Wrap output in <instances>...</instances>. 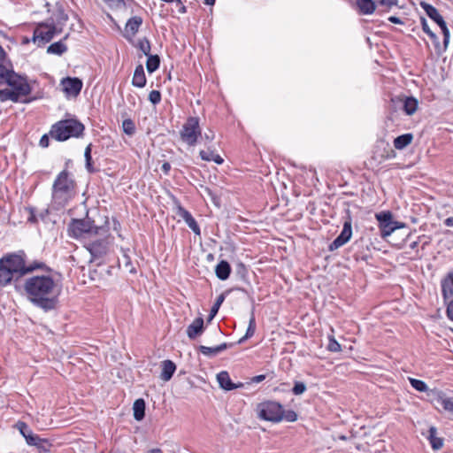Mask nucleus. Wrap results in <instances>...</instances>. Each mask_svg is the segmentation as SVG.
<instances>
[{"mask_svg":"<svg viewBox=\"0 0 453 453\" xmlns=\"http://www.w3.org/2000/svg\"><path fill=\"white\" fill-rule=\"evenodd\" d=\"M133 411L134 419L137 421L142 420L145 416V401L142 398L135 400L134 403Z\"/></svg>","mask_w":453,"mask_h":453,"instance_id":"obj_30","label":"nucleus"},{"mask_svg":"<svg viewBox=\"0 0 453 453\" xmlns=\"http://www.w3.org/2000/svg\"><path fill=\"white\" fill-rule=\"evenodd\" d=\"M255 331H256V320H255L254 314H252L249 320V326H248L246 334L243 337H242L239 340L238 343H242L247 339L252 337L255 334Z\"/></svg>","mask_w":453,"mask_h":453,"instance_id":"obj_36","label":"nucleus"},{"mask_svg":"<svg viewBox=\"0 0 453 453\" xmlns=\"http://www.w3.org/2000/svg\"><path fill=\"white\" fill-rule=\"evenodd\" d=\"M427 439L434 450L441 449L444 444V439L438 435L437 429L434 426H431L429 428V435Z\"/></svg>","mask_w":453,"mask_h":453,"instance_id":"obj_22","label":"nucleus"},{"mask_svg":"<svg viewBox=\"0 0 453 453\" xmlns=\"http://www.w3.org/2000/svg\"><path fill=\"white\" fill-rule=\"evenodd\" d=\"M17 428L26 439L28 445L40 446L41 443H47L46 440L41 439L37 434H35L26 423L19 422Z\"/></svg>","mask_w":453,"mask_h":453,"instance_id":"obj_15","label":"nucleus"},{"mask_svg":"<svg viewBox=\"0 0 453 453\" xmlns=\"http://www.w3.org/2000/svg\"><path fill=\"white\" fill-rule=\"evenodd\" d=\"M375 5L378 4L379 6H381L385 8V10L390 9L391 7L397 4L396 0H374Z\"/></svg>","mask_w":453,"mask_h":453,"instance_id":"obj_42","label":"nucleus"},{"mask_svg":"<svg viewBox=\"0 0 453 453\" xmlns=\"http://www.w3.org/2000/svg\"><path fill=\"white\" fill-rule=\"evenodd\" d=\"M180 135L182 142L188 146H195L198 137L201 136L199 119L197 117H188L182 126Z\"/></svg>","mask_w":453,"mask_h":453,"instance_id":"obj_7","label":"nucleus"},{"mask_svg":"<svg viewBox=\"0 0 453 453\" xmlns=\"http://www.w3.org/2000/svg\"><path fill=\"white\" fill-rule=\"evenodd\" d=\"M113 243V237L107 234L104 227L95 228V234L85 242V248L93 258L105 256Z\"/></svg>","mask_w":453,"mask_h":453,"instance_id":"obj_6","label":"nucleus"},{"mask_svg":"<svg viewBox=\"0 0 453 453\" xmlns=\"http://www.w3.org/2000/svg\"><path fill=\"white\" fill-rule=\"evenodd\" d=\"M66 50H67V47L63 42V41L54 42V43L50 44L47 49V52L49 54H55V55H58V56L62 55Z\"/></svg>","mask_w":453,"mask_h":453,"instance_id":"obj_34","label":"nucleus"},{"mask_svg":"<svg viewBox=\"0 0 453 453\" xmlns=\"http://www.w3.org/2000/svg\"><path fill=\"white\" fill-rule=\"evenodd\" d=\"M200 137L205 142L206 144L208 142H211L214 140L215 134L213 131L209 130L208 132H205L203 135L201 134Z\"/></svg>","mask_w":453,"mask_h":453,"instance_id":"obj_48","label":"nucleus"},{"mask_svg":"<svg viewBox=\"0 0 453 453\" xmlns=\"http://www.w3.org/2000/svg\"><path fill=\"white\" fill-rule=\"evenodd\" d=\"M412 138L411 134L399 135L394 140V146L397 150H403L411 142Z\"/></svg>","mask_w":453,"mask_h":453,"instance_id":"obj_32","label":"nucleus"},{"mask_svg":"<svg viewBox=\"0 0 453 453\" xmlns=\"http://www.w3.org/2000/svg\"><path fill=\"white\" fill-rule=\"evenodd\" d=\"M357 5L361 14L368 15L375 11L374 0H357Z\"/></svg>","mask_w":453,"mask_h":453,"instance_id":"obj_29","label":"nucleus"},{"mask_svg":"<svg viewBox=\"0 0 453 453\" xmlns=\"http://www.w3.org/2000/svg\"><path fill=\"white\" fill-rule=\"evenodd\" d=\"M186 224L188 226V227L197 235H200L201 230L200 227L196 221V219L193 218V216L189 219H188V221H185Z\"/></svg>","mask_w":453,"mask_h":453,"instance_id":"obj_44","label":"nucleus"},{"mask_svg":"<svg viewBox=\"0 0 453 453\" xmlns=\"http://www.w3.org/2000/svg\"><path fill=\"white\" fill-rule=\"evenodd\" d=\"M50 134H43L42 138L40 139L39 144L42 148H47L49 146V141H50Z\"/></svg>","mask_w":453,"mask_h":453,"instance_id":"obj_50","label":"nucleus"},{"mask_svg":"<svg viewBox=\"0 0 453 453\" xmlns=\"http://www.w3.org/2000/svg\"><path fill=\"white\" fill-rule=\"evenodd\" d=\"M25 257L24 251H19L0 258V287H5L13 280H18L35 270H49L42 261H34L27 265Z\"/></svg>","mask_w":453,"mask_h":453,"instance_id":"obj_2","label":"nucleus"},{"mask_svg":"<svg viewBox=\"0 0 453 453\" xmlns=\"http://www.w3.org/2000/svg\"><path fill=\"white\" fill-rule=\"evenodd\" d=\"M225 298H226V293H222V294H220V295L217 297V299H216V301H215L214 304L212 305V307H211V310L212 316H216V314L218 313V311H219V307H220V306H221V304L223 303V302H224Z\"/></svg>","mask_w":453,"mask_h":453,"instance_id":"obj_41","label":"nucleus"},{"mask_svg":"<svg viewBox=\"0 0 453 453\" xmlns=\"http://www.w3.org/2000/svg\"><path fill=\"white\" fill-rule=\"evenodd\" d=\"M199 155L204 161H213L217 165H221L224 162V159L218 153H216L215 150L210 147L207 150H200Z\"/></svg>","mask_w":453,"mask_h":453,"instance_id":"obj_23","label":"nucleus"},{"mask_svg":"<svg viewBox=\"0 0 453 453\" xmlns=\"http://www.w3.org/2000/svg\"><path fill=\"white\" fill-rule=\"evenodd\" d=\"M147 57H148V58H147V62H146V68L150 73H152L159 67L160 58L157 55H151V54H150Z\"/></svg>","mask_w":453,"mask_h":453,"instance_id":"obj_35","label":"nucleus"},{"mask_svg":"<svg viewBox=\"0 0 453 453\" xmlns=\"http://www.w3.org/2000/svg\"><path fill=\"white\" fill-rule=\"evenodd\" d=\"M203 329L204 326L203 318H196L187 328L188 337L191 340H194L203 333Z\"/></svg>","mask_w":453,"mask_h":453,"instance_id":"obj_20","label":"nucleus"},{"mask_svg":"<svg viewBox=\"0 0 453 453\" xmlns=\"http://www.w3.org/2000/svg\"><path fill=\"white\" fill-rule=\"evenodd\" d=\"M257 410L258 417L267 421L280 422L286 420L294 422L297 419V414L294 411H285L280 403L274 401L261 403L257 405Z\"/></svg>","mask_w":453,"mask_h":453,"instance_id":"obj_4","label":"nucleus"},{"mask_svg":"<svg viewBox=\"0 0 453 453\" xmlns=\"http://www.w3.org/2000/svg\"><path fill=\"white\" fill-rule=\"evenodd\" d=\"M58 30L54 27V21L50 22V20H46L45 22L39 23L33 35V41L38 44V46H43L47 42H49L55 35H58Z\"/></svg>","mask_w":453,"mask_h":453,"instance_id":"obj_9","label":"nucleus"},{"mask_svg":"<svg viewBox=\"0 0 453 453\" xmlns=\"http://www.w3.org/2000/svg\"><path fill=\"white\" fill-rule=\"evenodd\" d=\"M447 315L449 319L453 321V299L448 303Z\"/></svg>","mask_w":453,"mask_h":453,"instance_id":"obj_51","label":"nucleus"},{"mask_svg":"<svg viewBox=\"0 0 453 453\" xmlns=\"http://www.w3.org/2000/svg\"><path fill=\"white\" fill-rule=\"evenodd\" d=\"M444 225L446 226H453V217H449L444 220Z\"/></svg>","mask_w":453,"mask_h":453,"instance_id":"obj_55","label":"nucleus"},{"mask_svg":"<svg viewBox=\"0 0 453 453\" xmlns=\"http://www.w3.org/2000/svg\"><path fill=\"white\" fill-rule=\"evenodd\" d=\"M175 8L178 10V12L180 14H184L187 12V8L181 2V0H175L173 3Z\"/></svg>","mask_w":453,"mask_h":453,"instance_id":"obj_49","label":"nucleus"},{"mask_svg":"<svg viewBox=\"0 0 453 453\" xmlns=\"http://www.w3.org/2000/svg\"><path fill=\"white\" fill-rule=\"evenodd\" d=\"M142 24V18L140 16H134L130 18L125 26L124 37L127 40H131L139 31L140 27Z\"/></svg>","mask_w":453,"mask_h":453,"instance_id":"obj_17","label":"nucleus"},{"mask_svg":"<svg viewBox=\"0 0 453 453\" xmlns=\"http://www.w3.org/2000/svg\"><path fill=\"white\" fill-rule=\"evenodd\" d=\"M91 148H92V144L89 143L85 149V151H84V157H85V162H86L85 166H86V169L88 170V172L94 173L95 168L93 167V164H92Z\"/></svg>","mask_w":453,"mask_h":453,"instance_id":"obj_37","label":"nucleus"},{"mask_svg":"<svg viewBox=\"0 0 453 453\" xmlns=\"http://www.w3.org/2000/svg\"><path fill=\"white\" fill-rule=\"evenodd\" d=\"M23 288L29 302L46 311L56 308L61 293L60 285L50 274L25 279Z\"/></svg>","mask_w":453,"mask_h":453,"instance_id":"obj_1","label":"nucleus"},{"mask_svg":"<svg viewBox=\"0 0 453 453\" xmlns=\"http://www.w3.org/2000/svg\"><path fill=\"white\" fill-rule=\"evenodd\" d=\"M403 108L408 115L413 114L418 108V101L414 97H405L403 100Z\"/></svg>","mask_w":453,"mask_h":453,"instance_id":"obj_33","label":"nucleus"},{"mask_svg":"<svg viewBox=\"0 0 453 453\" xmlns=\"http://www.w3.org/2000/svg\"><path fill=\"white\" fill-rule=\"evenodd\" d=\"M217 380L220 388L227 391L243 387L242 383H234L227 372H220L217 375Z\"/></svg>","mask_w":453,"mask_h":453,"instance_id":"obj_19","label":"nucleus"},{"mask_svg":"<svg viewBox=\"0 0 453 453\" xmlns=\"http://www.w3.org/2000/svg\"><path fill=\"white\" fill-rule=\"evenodd\" d=\"M176 370L175 364L171 360H165L162 362V372L160 374V378L164 381H168L173 377L174 372Z\"/></svg>","mask_w":453,"mask_h":453,"instance_id":"obj_28","label":"nucleus"},{"mask_svg":"<svg viewBox=\"0 0 453 453\" xmlns=\"http://www.w3.org/2000/svg\"><path fill=\"white\" fill-rule=\"evenodd\" d=\"M327 349L331 352H339L342 349L340 343L334 339L333 335L328 336Z\"/></svg>","mask_w":453,"mask_h":453,"instance_id":"obj_40","label":"nucleus"},{"mask_svg":"<svg viewBox=\"0 0 453 453\" xmlns=\"http://www.w3.org/2000/svg\"><path fill=\"white\" fill-rule=\"evenodd\" d=\"M150 453H163L161 449H152Z\"/></svg>","mask_w":453,"mask_h":453,"instance_id":"obj_63","label":"nucleus"},{"mask_svg":"<svg viewBox=\"0 0 453 453\" xmlns=\"http://www.w3.org/2000/svg\"><path fill=\"white\" fill-rule=\"evenodd\" d=\"M161 170L163 171V173L165 174H168L169 173V171L171 170V165L170 163L168 162H164L162 166H161Z\"/></svg>","mask_w":453,"mask_h":453,"instance_id":"obj_52","label":"nucleus"},{"mask_svg":"<svg viewBox=\"0 0 453 453\" xmlns=\"http://www.w3.org/2000/svg\"><path fill=\"white\" fill-rule=\"evenodd\" d=\"M215 273L219 280H227L231 273V266L229 263L226 260H221L215 267Z\"/></svg>","mask_w":453,"mask_h":453,"instance_id":"obj_24","label":"nucleus"},{"mask_svg":"<svg viewBox=\"0 0 453 453\" xmlns=\"http://www.w3.org/2000/svg\"><path fill=\"white\" fill-rule=\"evenodd\" d=\"M6 53L4 49L0 46V59L5 58Z\"/></svg>","mask_w":453,"mask_h":453,"instance_id":"obj_58","label":"nucleus"},{"mask_svg":"<svg viewBox=\"0 0 453 453\" xmlns=\"http://www.w3.org/2000/svg\"><path fill=\"white\" fill-rule=\"evenodd\" d=\"M84 125L75 119H67L55 123L50 131L51 138L64 142L72 137L79 138L83 134Z\"/></svg>","mask_w":453,"mask_h":453,"instance_id":"obj_5","label":"nucleus"},{"mask_svg":"<svg viewBox=\"0 0 453 453\" xmlns=\"http://www.w3.org/2000/svg\"><path fill=\"white\" fill-rule=\"evenodd\" d=\"M162 2H165V3H169V4H173L175 0H161Z\"/></svg>","mask_w":453,"mask_h":453,"instance_id":"obj_64","label":"nucleus"},{"mask_svg":"<svg viewBox=\"0 0 453 453\" xmlns=\"http://www.w3.org/2000/svg\"><path fill=\"white\" fill-rule=\"evenodd\" d=\"M265 379V375L261 374V375H257V376L253 377L251 379V381L254 382V383H259V382L263 381Z\"/></svg>","mask_w":453,"mask_h":453,"instance_id":"obj_53","label":"nucleus"},{"mask_svg":"<svg viewBox=\"0 0 453 453\" xmlns=\"http://www.w3.org/2000/svg\"><path fill=\"white\" fill-rule=\"evenodd\" d=\"M43 444L44 443H41L40 446H37L39 449H41V453H50V450L43 446Z\"/></svg>","mask_w":453,"mask_h":453,"instance_id":"obj_57","label":"nucleus"},{"mask_svg":"<svg viewBox=\"0 0 453 453\" xmlns=\"http://www.w3.org/2000/svg\"><path fill=\"white\" fill-rule=\"evenodd\" d=\"M441 291L445 299L453 297V271L441 280Z\"/></svg>","mask_w":453,"mask_h":453,"instance_id":"obj_21","label":"nucleus"},{"mask_svg":"<svg viewBox=\"0 0 453 453\" xmlns=\"http://www.w3.org/2000/svg\"><path fill=\"white\" fill-rule=\"evenodd\" d=\"M114 229L117 230L120 226V224L117 220H113Z\"/></svg>","mask_w":453,"mask_h":453,"instance_id":"obj_62","label":"nucleus"},{"mask_svg":"<svg viewBox=\"0 0 453 453\" xmlns=\"http://www.w3.org/2000/svg\"><path fill=\"white\" fill-rule=\"evenodd\" d=\"M203 4L206 5H213L215 4V0H203Z\"/></svg>","mask_w":453,"mask_h":453,"instance_id":"obj_59","label":"nucleus"},{"mask_svg":"<svg viewBox=\"0 0 453 453\" xmlns=\"http://www.w3.org/2000/svg\"><path fill=\"white\" fill-rule=\"evenodd\" d=\"M122 128H123V132L129 136L134 135L135 133V129H136L134 122L130 119H127L123 120Z\"/></svg>","mask_w":453,"mask_h":453,"instance_id":"obj_38","label":"nucleus"},{"mask_svg":"<svg viewBox=\"0 0 453 453\" xmlns=\"http://www.w3.org/2000/svg\"><path fill=\"white\" fill-rule=\"evenodd\" d=\"M306 390V385L302 381H296L292 392L296 395H302Z\"/></svg>","mask_w":453,"mask_h":453,"instance_id":"obj_43","label":"nucleus"},{"mask_svg":"<svg viewBox=\"0 0 453 453\" xmlns=\"http://www.w3.org/2000/svg\"><path fill=\"white\" fill-rule=\"evenodd\" d=\"M137 47L145 56L150 54V42L146 37L138 41Z\"/></svg>","mask_w":453,"mask_h":453,"instance_id":"obj_39","label":"nucleus"},{"mask_svg":"<svg viewBox=\"0 0 453 453\" xmlns=\"http://www.w3.org/2000/svg\"><path fill=\"white\" fill-rule=\"evenodd\" d=\"M15 93H18L22 98H25L31 93V87L27 79L19 75L15 72L11 73L6 83Z\"/></svg>","mask_w":453,"mask_h":453,"instance_id":"obj_11","label":"nucleus"},{"mask_svg":"<svg viewBox=\"0 0 453 453\" xmlns=\"http://www.w3.org/2000/svg\"><path fill=\"white\" fill-rule=\"evenodd\" d=\"M12 101V102H27V100H25L22 98L18 93H15L13 89H12L10 87L0 89V101L5 102V101Z\"/></svg>","mask_w":453,"mask_h":453,"instance_id":"obj_25","label":"nucleus"},{"mask_svg":"<svg viewBox=\"0 0 453 453\" xmlns=\"http://www.w3.org/2000/svg\"><path fill=\"white\" fill-rule=\"evenodd\" d=\"M228 346L229 345L227 343H222L216 347H207V346L201 345L198 349L203 355L209 357H212L217 356L219 353L224 351L225 349H226L228 348Z\"/></svg>","mask_w":453,"mask_h":453,"instance_id":"obj_27","label":"nucleus"},{"mask_svg":"<svg viewBox=\"0 0 453 453\" xmlns=\"http://www.w3.org/2000/svg\"><path fill=\"white\" fill-rule=\"evenodd\" d=\"M149 100L154 105L157 104L161 101V94L158 90H152L149 94Z\"/></svg>","mask_w":453,"mask_h":453,"instance_id":"obj_45","label":"nucleus"},{"mask_svg":"<svg viewBox=\"0 0 453 453\" xmlns=\"http://www.w3.org/2000/svg\"><path fill=\"white\" fill-rule=\"evenodd\" d=\"M6 63V58L0 59V84H5L11 73H14L11 67L7 66Z\"/></svg>","mask_w":453,"mask_h":453,"instance_id":"obj_31","label":"nucleus"},{"mask_svg":"<svg viewBox=\"0 0 453 453\" xmlns=\"http://www.w3.org/2000/svg\"><path fill=\"white\" fill-rule=\"evenodd\" d=\"M75 196V182L64 170L56 178L52 187V202L59 209L65 207Z\"/></svg>","mask_w":453,"mask_h":453,"instance_id":"obj_3","label":"nucleus"},{"mask_svg":"<svg viewBox=\"0 0 453 453\" xmlns=\"http://www.w3.org/2000/svg\"><path fill=\"white\" fill-rule=\"evenodd\" d=\"M426 401L434 404L435 408L439 409L441 407L443 411L453 415V396H449L441 391L426 388Z\"/></svg>","mask_w":453,"mask_h":453,"instance_id":"obj_10","label":"nucleus"},{"mask_svg":"<svg viewBox=\"0 0 453 453\" xmlns=\"http://www.w3.org/2000/svg\"><path fill=\"white\" fill-rule=\"evenodd\" d=\"M95 226L89 219H73L68 226L70 235L88 241L95 234Z\"/></svg>","mask_w":453,"mask_h":453,"instance_id":"obj_8","label":"nucleus"},{"mask_svg":"<svg viewBox=\"0 0 453 453\" xmlns=\"http://www.w3.org/2000/svg\"><path fill=\"white\" fill-rule=\"evenodd\" d=\"M177 214H178L180 218H182V219H183L184 221H188V219H189V218H191V217H192L191 213H190L189 211H188L186 209H184L183 207H181V206H179V207H178V212H177Z\"/></svg>","mask_w":453,"mask_h":453,"instance_id":"obj_47","label":"nucleus"},{"mask_svg":"<svg viewBox=\"0 0 453 453\" xmlns=\"http://www.w3.org/2000/svg\"><path fill=\"white\" fill-rule=\"evenodd\" d=\"M388 20L394 24H403V21L395 16H390Z\"/></svg>","mask_w":453,"mask_h":453,"instance_id":"obj_54","label":"nucleus"},{"mask_svg":"<svg viewBox=\"0 0 453 453\" xmlns=\"http://www.w3.org/2000/svg\"><path fill=\"white\" fill-rule=\"evenodd\" d=\"M104 2H111V3H113L115 4L117 6L119 5H124L125 4V2L124 0H104Z\"/></svg>","mask_w":453,"mask_h":453,"instance_id":"obj_56","label":"nucleus"},{"mask_svg":"<svg viewBox=\"0 0 453 453\" xmlns=\"http://www.w3.org/2000/svg\"><path fill=\"white\" fill-rule=\"evenodd\" d=\"M61 86L68 96H77L81 90L82 82L78 78L67 77L61 81Z\"/></svg>","mask_w":453,"mask_h":453,"instance_id":"obj_16","label":"nucleus"},{"mask_svg":"<svg viewBox=\"0 0 453 453\" xmlns=\"http://www.w3.org/2000/svg\"><path fill=\"white\" fill-rule=\"evenodd\" d=\"M146 76L143 66L139 65L135 67L134 76L132 79V84L137 88H143L146 85Z\"/></svg>","mask_w":453,"mask_h":453,"instance_id":"obj_26","label":"nucleus"},{"mask_svg":"<svg viewBox=\"0 0 453 453\" xmlns=\"http://www.w3.org/2000/svg\"><path fill=\"white\" fill-rule=\"evenodd\" d=\"M352 236V220L349 215L344 221L341 234L330 243L329 250L334 251L346 244Z\"/></svg>","mask_w":453,"mask_h":453,"instance_id":"obj_12","label":"nucleus"},{"mask_svg":"<svg viewBox=\"0 0 453 453\" xmlns=\"http://www.w3.org/2000/svg\"><path fill=\"white\" fill-rule=\"evenodd\" d=\"M426 35H429L433 38L435 36L434 34L432 31H430V29L427 27H426Z\"/></svg>","mask_w":453,"mask_h":453,"instance_id":"obj_61","label":"nucleus"},{"mask_svg":"<svg viewBox=\"0 0 453 453\" xmlns=\"http://www.w3.org/2000/svg\"><path fill=\"white\" fill-rule=\"evenodd\" d=\"M48 20H50V22L54 21V27H57L58 33H62L63 28L68 20V15L65 12L64 9L59 6L54 12L53 16Z\"/></svg>","mask_w":453,"mask_h":453,"instance_id":"obj_18","label":"nucleus"},{"mask_svg":"<svg viewBox=\"0 0 453 453\" xmlns=\"http://www.w3.org/2000/svg\"><path fill=\"white\" fill-rule=\"evenodd\" d=\"M425 22H426V19H425V17H420V25L422 27V29L425 31Z\"/></svg>","mask_w":453,"mask_h":453,"instance_id":"obj_60","label":"nucleus"},{"mask_svg":"<svg viewBox=\"0 0 453 453\" xmlns=\"http://www.w3.org/2000/svg\"><path fill=\"white\" fill-rule=\"evenodd\" d=\"M426 16H428L432 20H434L440 27L441 32L443 35V43L445 46L449 43V31L447 27L446 22L443 17L439 13L436 8L426 4Z\"/></svg>","mask_w":453,"mask_h":453,"instance_id":"obj_13","label":"nucleus"},{"mask_svg":"<svg viewBox=\"0 0 453 453\" xmlns=\"http://www.w3.org/2000/svg\"><path fill=\"white\" fill-rule=\"evenodd\" d=\"M376 219L379 221L381 236L383 238L390 235L397 226L395 222L392 220V215L389 211H383L376 214Z\"/></svg>","mask_w":453,"mask_h":453,"instance_id":"obj_14","label":"nucleus"},{"mask_svg":"<svg viewBox=\"0 0 453 453\" xmlns=\"http://www.w3.org/2000/svg\"><path fill=\"white\" fill-rule=\"evenodd\" d=\"M409 380L411 384V386L420 391V392H423L425 391V382L423 380H416V379H412V378H409Z\"/></svg>","mask_w":453,"mask_h":453,"instance_id":"obj_46","label":"nucleus"}]
</instances>
